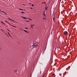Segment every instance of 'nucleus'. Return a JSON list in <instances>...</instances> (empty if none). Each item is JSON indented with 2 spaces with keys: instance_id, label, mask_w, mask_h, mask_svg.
Returning <instances> with one entry per match:
<instances>
[{
  "instance_id": "obj_1",
  "label": "nucleus",
  "mask_w": 77,
  "mask_h": 77,
  "mask_svg": "<svg viewBox=\"0 0 77 77\" xmlns=\"http://www.w3.org/2000/svg\"><path fill=\"white\" fill-rule=\"evenodd\" d=\"M64 34L65 35H66L67 34V32L65 31L64 32Z\"/></svg>"
},
{
  "instance_id": "obj_8",
  "label": "nucleus",
  "mask_w": 77,
  "mask_h": 77,
  "mask_svg": "<svg viewBox=\"0 0 77 77\" xmlns=\"http://www.w3.org/2000/svg\"><path fill=\"white\" fill-rule=\"evenodd\" d=\"M8 35H9L11 37V35H10V34L8 32Z\"/></svg>"
},
{
  "instance_id": "obj_17",
  "label": "nucleus",
  "mask_w": 77,
  "mask_h": 77,
  "mask_svg": "<svg viewBox=\"0 0 77 77\" xmlns=\"http://www.w3.org/2000/svg\"><path fill=\"white\" fill-rule=\"evenodd\" d=\"M26 22H29V20L26 21Z\"/></svg>"
},
{
  "instance_id": "obj_36",
  "label": "nucleus",
  "mask_w": 77,
  "mask_h": 77,
  "mask_svg": "<svg viewBox=\"0 0 77 77\" xmlns=\"http://www.w3.org/2000/svg\"><path fill=\"white\" fill-rule=\"evenodd\" d=\"M0 11H1V10L0 9Z\"/></svg>"
},
{
  "instance_id": "obj_37",
  "label": "nucleus",
  "mask_w": 77,
  "mask_h": 77,
  "mask_svg": "<svg viewBox=\"0 0 77 77\" xmlns=\"http://www.w3.org/2000/svg\"><path fill=\"white\" fill-rule=\"evenodd\" d=\"M9 19L10 20L9 18Z\"/></svg>"
},
{
  "instance_id": "obj_18",
  "label": "nucleus",
  "mask_w": 77,
  "mask_h": 77,
  "mask_svg": "<svg viewBox=\"0 0 77 77\" xmlns=\"http://www.w3.org/2000/svg\"><path fill=\"white\" fill-rule=\"evenodd\" d=\"M41 73H42L41 71H40V74H41Z\"/></svg>"
},
{
  "instance_id": "obj_7",
  "label": "nucleus",
  "mask_w": 77,
  "mask_h": 77,
  "mask_svg": "<svg viewBox=\"0 0 77 77\" xmlns=\"http://www.w3.org/2000/svg\"><path fill=\"white\" fill-rule=\"evenodd\" d=\"M22 17L24 18V19H26V17Z\"/></svg>"
},
{
  "instance_id": "obj_34",
  "label": "nucleus",
  "mask_w": 77,
  "mask_h": 77,
  "mask_svg": "<svg viewBox=\"0 0 77 77\" xmlns=\"http://www.w3.org/2000/svg\"><path fill=\"white\" fill-rule=\"evenodd\" d=\"M29 20H30V19H29Z\"/></svg>"
},
{
  "instance_id": "obj_21",
  "label": "nucleus",
  "mask_w": 77,
  "mask_h": 77,
  "mask_svg": "<svg viewBox=\"0 0 77 77\" xmlns=\"http://www.w3.org/2000/svg\"><path fill=\"white\" fill-rule=\"evenodd\" d=\"M30 27L32 28H33V26H30Z\"/></svg>"
},
{
  "instance_id": "obj_13",
  "label": "nucleus",
  "mask_w": 77,
  "mask_h": 77,
  "mask_svg": "<svg viewBox=\"0 0 77 77\" xmlns=\"http://www.w3.org/2000/svg\"><path fill=\"white\" fill-rule=\"evenodd\" d=\"M57 49L58 50H60L61 49L59 48H58V49Z\"/></svg>"
},
{
  "instance_id": "obj_24",
  "label": "nucleus",
  "mask_w": 77,
  "mask_h": 77,
  "mask_svg": "<svg viewBox=\"0 0 77 77\" xmlns=\"http://www.w3.org/2000/svg\"><path fill=\"white\" fill-rule=\"evenodd\" d=\"M7 29V30H8V31H9V32H10V31L8 29Z\"/></svg>"
},
{
  "instance_id": "obj_29",
  "label": "nucleus",
  "mask_w": 77,
  "mask_h": 77,
  "mask_svg": "<svg viewBox=\"0 0 77 77\" xmlns=\"http://www.w3.org/2000/svg\"><path fill=\"white\" fill-rule=\"evenodd\" d=\"M29 4L30 5L31 4L30 3H29Z\"/></svg>"
},
{
  "instance_id": "obj_12",
  "label": "nucleus",
  "mask_w": 77,
  "mask_h": 77,
  "mask_svg": "<svg viewBox=\"0 0 77 77\" xmlns=\"http://www.w3.org/2000/svg\"><path fill=\"white\" fill-rule=\"evenodd\" d=\"M45 13H44V14H43V16H45Z\"/></svg>"
},
{
  "instance_id": "obj_6",
  "label": "nucleus",
  "mask_w": 77,
  "mask_h": 77,
  "mask_svg": "<svg viewBox=\"0 0 77 77\" xmlns=\"http://www.w3.org/2000/svg\"><path fill=\"white\" fill-rule=\"evenodd\" d=\"M5 21V22H6L7 23H8V24L10 25V23L8 22L7 21Z\"/></svg>"
},
{
  "instance_id": "obj_26",
  "label": "nucleus",
  "mask_w": 77,
  "mask_h": 77,
  "mask_svg": "<svg viewBox=\"0 0 77 77\" xmlns=\"http://www.w3.org/2000/svg\"><path fill=\"white\" fill-rule=\"evenodd\" d=\"M53 21H54V22H55V20H53Z\"/></svg>"
},
{
  "instance_id": "obj_20",
  "label": "nucleus",
  "mask_w": 77,
  "mask_h": 77,
  "mask_svg": "<svg viewBox=\"0 0 77 77\" xmlns=\"http://www.w3.org/2000/svg\"><path fill=\"white\" fill-rule=\"evenodd\" d=\"M32 6H34V4H32Z\"/></svg>"
},
{
  "instance_id": "obj_30",
  "label": "nucleus",
  "mask_w": 77,
  "mask_h": 77,
  "mask_svg": "<svg viewBox=\"0 0 77 77\" xmlns=\"http://www.w3.org/2000/svg\"><path fill=\"white\" fill-rule=\"evenodd\" d=\"M30 20H32V19H30Z\"/></svg>"
},
{
  "instance_id": "obj_11",
  "label": "nucleus",
  "mask_w": 77,
  "mask_h": 77,
  "mask_svg": "<svg viewBox=\"0 0 77 77\" xmlns=\"http://www.w3.org/2000/svg\"><path fill=\"white\" fill-rule=\"evenodd\" d=\"M17 70H14V72H17Z\"/></svg>"
},
{
  "instance_id": "obj_38",
  "label": "nucleus",
  "mask_w": 77,
  "mask_h": 77,
  "mask_svg": "<svg viewBox=\"0 0 77 77\" xmlns=\"http://www.w3.org/2000/svg\"><path fill=\"white\" fill-rule=\"evenodd\" d=\"M25 11H26V10H25Z\"/></svg>"
},
{
  "instance_id": "obj_9",
  "label": "nucleus",
  "mask_w": 77,
  "mask_h": 77,
  "mask_svg": "<svg viewBox=\"0 0 77 77\" xmlns=\"http://www.w3.org/2000/svg\"><path fill=\"white\" fill-rule=\"evenodd\" d=\"M2 13L6 14H7L5 13V12H4V11H2Z\"/></svg>"
},
{
  "instance_id": "obj_2",
  "label": "nucleus",
  "mask_w": 77,
  "mask_h": 77,
  "mask_svg": "<svg viewBox=\"0 0 77 77\" xmlns=\"http://www.w3.org/2000/svg\"><path fill=\"white\" fill-rule=\"evenodd\" d=\"M35 44H34L32 45V46H33V47H34L35 46H37V45H35Z\"/></svg>"
},
{
  "instance_id": "obj_27",
  "label": "nucleus",
  "mask_w": 77,
  "mask_h": 77,
  "mask_svg": "<svg viewBox=\"0 0 77 77\" xmlns=\"http://www.w3.org/2000/svg\"><path fill=\"white\" fill-rule=\"evenodd\" d=\"M43 13H45V11H44Z\"/></svg>"
},
{
  "instance_id": "obj_5",
  "label": "nucleus",
  "mask_w": 77,
  "mask_h": 77,
  "mask_svg": "<svg viewBox=\"0 0 77 77\" xmlns=\"http://www.w3.org/2000/svg\"><path fill=\"white\" fill-rule=\"evenodd\" d=\"M11 26H12L13 27H16V26H13V25H11V24H10Z\"/></svg>"
},
{
  "instance_id": "obj_23",
  "label": "nucleus",
  "mask_w": 77,
  "mask_h": 77,
  "mask_svg": "<svg viewBox=\"0 0 77 77\" xmlns=\"http://www.w3.org/2000/svg\"><path fill=\"white\" fill-rule=\"evenodd\" d=\"M25 28H26V29H28V28H26V27Z\"/></svg>"
},
{
  "instance_id": "obj_16",
  "label": "nucleus",
  "mask_w": 77,
  "mask_h": 77,
  "mask_svg": "<svg viewBox=\"0 0 77 77\" xmlns=\"http://www.w3.org/2000/svg\"><path fill=\"white\" fill-rule=\"evenodd\" d=\"M30 26H34V25H32V24H31V25H30Z\"/></svg>"
},
{
  "instance_id": "obj_22",
  "label": "nucleus",
  "mask_w": 77,
  "mask_h": 77,
  "mask_svg": "<svg viewBox=\"0 0 77 77\" xmlns=\"http://www.w3.org/2000/svg\"><path fill=\"white\" fill-rule=\"evenodd\" d=\"M43 19H44V20L46 19V18H43Z\"/></svg>"
},
{
  "instance_id": "obj_35",
  "label": "nucleus",
  "mask_w": 77,
  "mask_h": 77,
  "mask_svg": "<svg viewBox=\"0 0 77 77\" xmlns=\"http://www.w3.org/2000/svg\"><path fill=\"white\" fill-rule=\"evenodd\" d=\"M52 75H54V74H53Z\"/></svg>"
},
{
  "instance_id": "obj_14",
  "label": "nucleus",
  "mask_w": 77,
  "mask_h": 77,
  "mask_svg": "<svg viewBox=\"0 0 77 77\" xmlns=\"http://www.w3.org/2000/svg\"><path fill=\"white\" fill-rule=\"evenodd\" d=\"M21 13H22V14H24L25 13L24 12H21Z\"/></svg>"
},
{
  "instance_id": "obj_25",
  "label": "nucleus",
  "mask_w": 77,
  "mask_h": 77,
  "mask_svg": "<svg viewBox=\"0 0 77 77\" xmlns=\"http://www.w3.org/2000/svg\"><path fill=\"white\" fill-rule=\"evenodd\" d=\"M1 30L2 31H4L2 29H1Z\"/></svg>"
},
{
  "instance_id": "obj_33",
  "label": "nucleus",
  "mask_w": 77,
  "mask_h": 77,
  "mask_svg": "<svg viewBox=\"0 0 77 77\" xmlns=\"http://www.w3.org/2000/svg\"><path fill=\"white\" fill-rule=\"evenodd\" d=\"M65 28H66V29H67V28L66 27H65Z\"/></svg>"
},
{
  "instance_id": "obj_4",
  "label": "nucleus",
  "mask_w": 77,
  "mask_h": 77,
  "mask_svg": "<svg viewBox=\"0 0 77 77\" xmlns=\"http://www.w3.org/2000/svg\"><path fill=\"white\" fill-rule=\"evenodd\" d=\"M47 9H48V7H45V10H47Z\"/></svg>"
},
{
  "instance_id": "obj_32",
  "label": "nucleus",
  "mask_w": 77,
  "mask_h": 77,
  "mask_svg": "<svg viewBox=\"0 0 77 77\" xmlns=\"http://www.w3.org/2000/svg\"><path fill=\"white\" fill-rule=\"evenodd\" d=\"M30 9H32V8H30Z\"/></svg>"
},
{
  "instance_id": "obj_28",
  "label": "nucleus",
  "mask_w": 77,
  "mask_h": 77,
  "mask_svg": "<svg viewBox=\"0 0 77 77\" xmlns=\"http://www.w3.org/2000/svg\"><path fill=\"white\" fill-rule=\"evenodd\" d=\"M12 20V21H14V22H15L14 21V20Z\"/></svg>"
},
{
  "instance_id": "obj_15",
  "label": "nucleus",
  "mask_w": 77,
  "mask_h": 77,
  "mask_svg": "<svg viewBox=\"0 0 77 77\" xmlns=\"http://www.w3.org/2000/svg\"><path fill=\"white\" fill-rule=\"evenodd\" d=\"M19 10H21V11H23V10L22 9H19Z\"/></svg>"
},
{
  "instance_id": "obj_10",
  "label": "nucleus",
  "mask_w": 77,
  "mask_h": 77,
  "mask_svg": "<svg viewBox=\"0 0 77 77\" xmlns=\"http://www.w3.org/2000/svg\"><path fill=\"white\" fill-rule=\"evenodd\" d=\"M55 17H54H54L53 18V20H55Z\"/></svg>"
},
{
  "instance_id": "obj_19",
  "label": "nucleus",
  "mask_w": 77,
  "mask_h": 77,
  "mask_svg": "<svg viewBox=\"0 0 77 77\" xmlns=\"http://www.w3.org/2000/svg\"><path fill=\"white\" fill-rule=\"evenodd\" d=\"M1 22H2V23H3V24H5L3 22H2V21Z\"/></svg>"
},
{
  "instance_id": "obj_3",
  "label": "nucleus",
  "mask_w": 77,
  "mask_h": 77,
  "mask_svg": "<svg viewBox=\"0 0 77 77\" xmlns=\"http://www.w3.org/2000/svg\"><path fill=\"white\" fill-rule=\"evenodd\" d=\"M25 32H26L28 33V32L27 31H26V30H25V29H24L23 30Z\"/></svg>"
},
{
  "instance_id": "obj_31",
  "label": "nucleus",
  "mask_w": 77,
  "mask_h": 77,
  "mask_svg": "<svg viewBox=\"0 0 77 77\" xmlns=\"http://www.w3.org/2000/svg\"><path fill=\"white\" fill-rule=\"evenodd\" d=\"M44 75H43V77H44Z\"/></svg>"
}]
</instances>
